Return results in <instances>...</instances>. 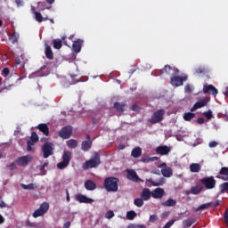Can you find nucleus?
Returning <instances> with one entry per match:
<instances>
[{"label": "nucleus", "instance_id": "1", "mask_svg": "<svg viewBox=\"0 0 228 228\" xmlns=\"http://www.w3.org/2000/svg\"><path fill=\"white\" fill-rule=\"evenodd\" d=\"M155 76H159L160 77H167V76H179V69L167 64L161 69H157L155 71Z\"/></svg>", "mask_w": 228, "mask_h": 228}, {"label": "nucleus", "instance_id": "2", "mask_svg": "<svg viewBox=\"0 0 228 228\" xmlns=\"http://www.w3.org/2000/svg\"><path fill=\"white\" fill-rule=\"evenodd\" d=\"M118 178L115 176H110L104 180V188L106 191H118Z\"/></svg>", "mask_w": 228, "mask_h": 228}, {"label": "nucleus", "instance_id": "3", "mask_svg": "<svg viewBox=\"0 0 228 228\" xmlns=\"http://www.w3.org/2000/svg\"><path fill=\"white\" fill-rule=\"evenodd\" d=\"M101 165V154L94 152V157L89 160H86L83 164L84 170H89V168H97Z\"/></svg>", "mask_w": 228, "mask_h": 228}, {"label": "nucleus", "instance_id": "4", "mask_svg": "<svg viewBox=\"0 0 228 228\" xmlns=\"http://www.w3.org/2000/svg\"><path fill=\"white\" fill-rule=\"evenodd\" d=\"M42 152L45 159H47V158L53 156V154H54V143L51 142H45L42 147Z\"/></svg>", "mask_w": 228, "mask_h": 228}, {"label": "nucleus", "instance_id": "5", "mask_svg": "<svg viewBox=\"0 0 228 228\" xmlns=\"http://www.w3.org/2000/svg\"><path fill=\"white\" fill-rule=\"evenodd\" d=\"M200 183L207 190H213L216 186V180L213 176L204 177L200 180Z\"/></svg>", "mask_w": 228, "mask_h": 228}, {"label": "nucleus", "instance_id": "6", "mask_svg": "<svg viewBox=\"0 0 228 228\" xmlns=\"http://www.w3.org/2000/svg\"><path fill=\"white\" fill-rule=\"evenodd\" d=\"M163 117H165V110H159L153 113L149 122L150 124H158L163 120Z\"/></svg>", "mask_w": 228, "mask_h": 228}, {"label": "nucleus", "instance_id": "7", "mask_svg": "<svg viewBox=\"0 0 228 228\" xmlns=\"http://www.w3.org/2000/svg\"><path fill=\"white\" fill-rule=\"evenodd\" d=\"M72 126H66L61 129L59 132L60 138H62V140H69L70 136H72Z\"/></svg>", "mask_w": 228, "mask_h": 228}, {"label": "nucleus", "instance_id": "8", "mask_svg": "<svg viewBox=\"0 0 228 228\" xmlns=\"http://www.w3.org/2000/svg\"><path fill=\"white\" fill-rule=\"evenodd\" d=\"M33 160V156L31 155H26L21 156L16 159L15 163L18 165V167H28V164L30 163V161Z\"/></svg>", "mask_w": 228, "mask_h": 228}, {"label": "nucleus", "instance_id": "9", "mask_svg": "<svg viewBox=\"0 0 228 228\" xmlns=\"http://www.w3.org/2000/svg\"><path fill=\"white\" fill-rule=\"evenodd\" d=\"M203 94H209V95L216 97V95H218V89H216L213 85L204 84Z\"/></svg>", "mask_w": 228, "mask_h": 228}, {"label": "nucleus", "instance_id": "10", "mask_svg": "<svg viewBox=\"0 0 228 228\" xmlns=\"http://www.w3.org/2000/svg\"><path fill=\"white\" fill-rule=\"evenodd\" d=\"M208 102H209V99H208V97L199 100L196 103L193 104L191 111H197V110H200V108H204V106H208Z\"/></svg>", "mask_w": 228, "mask_h": 228}, {"label": "nucleus", "instance_id": "11", "mask_svg": "<svg viewBox=\"0 0 228 228\" xmlns=\"http://www.w3.org/2000/svg\"><path fill=\"white\" fill-rule=\"evenodd\" d=\"M184 82V79L182 78V77L177 75H172L170 77V84L173 86H183V83Z\"/></svg>", "mask_w": 228, "mask_h": 228}, {"label": "nucleus", "instance_id": "12", "mask_svg": "<svg viewBox=\"0 0 228 228\" xmlns=\"http://www.w3.org/2000/svg\"><path fill=\"white\" fill-rule=\"evenodd\" d=\"M126 177L129 181H133V183H140V181H142V179H140V177H138L136 171H134L133 169L127 170Z\"/></svg>", "mask_w": 228, "mask_h": 228}, {"label": "nucleus", "instance_id": "13", "mask_svg": "<svg viewBox=\"0 0 228 228\" xmlns=\"http://www.w3.org/2000/svg\"><path fill=\"white\" fill-rule=\"evenodd\" d=\"M75 199L77 202H80V204H92L94 202L93 199L83 194H77Z\"/></svg>", "mask_w": 228, "mask_h": 228}, {"label": "nucleus", "instance_id": "14", "mask_svg": "<svg viewBox=\"0 0 228 228\" xmlns=\"http://www.w3.org/2000/svg\"><path fill=\"white\" fill-rule=\"evenodd\" d=\"M218 206H220V202L218 200H216L214 202H208L200 205V207H198L196 211H202V209H208V208H218Z\"/></svg>", "mask_w": 228, "mask_h": 228}, {"label": "nucleus", "instance_id": "15", "mask_svg": "<svg viewBox=\"0 0 228 228\" xmlns=\"http://www.w3.org/2000/svg\"><path fill=\"white\" fill-rule=\"evenodd\" d=\"M172 149L167 145L159 146L156 149L157 154H160V156H167L170 152Z\"/></svg>", "mask_w": 228, "mask_h": 228}, {"label": "nucleus", "instance_id": "16", "mask_svg": "<svg viewBox=\"0 0 228 228\" xmlns=\"http://www.w3.org/2000/svg\"><path fill=\"white\" fill-rule=\"evenodd\" d=\"M164 195H165V190L163 188H156L151 192V197L153 199H163Z\"/></svg>", "mask_w": 228, "mask_h": 228}, {"label": "nucleus", "instance_id": "17", "mask_svg": "<svg viewBox=\"0 0 228 228\" xmlns=\"http://www.w3.org/2000/svg\"><path fill=\"white\" fill-rule=\"evenodd\" d=\"M204 190V187L202 185H197V186H192L191 188V191H186V195H190V193H192V195H199Z\"/></svg>", "mask_w": 228, "mask_h": 228}, {"label": "nucleus", "instance_id": "18", "mask_svg": "<svg viewBox=\"0 0 228 228\" xmlns=\"http://www.w3.org/2000/svg\"><path fill=\"white\" fill-rule=\"evenodd\" d=\"M45 54L47 60H54V53H53V49L47 44L45 45Z\"/></svg>", "mask_w": 228, "mask_h": 228}, {"label": "nucleus", "instance_id": "19", "mask_svg": "<svg viewBox=\"0 0 228 228\" xmlns=\"http://www.w3.org/2000/svg\"><path fill=\"white\" fill-rule=\"evenodd\" d=\"M86 140L87 141H84L82 142V151H85V152H86V151H90V149H92V141H90V135H86Z\"/></svg>", "mask_w": 228, "mask_h": 228}, {"label": "nucleus", "instance_id": "20", "mask_svg": "<svg viewBox=\"0 0 228 228\" xmlns=\"http://www.w3.org/2000/svg\"><path fill=\"white\" fill-rule=\"evenodd\" d=\"M147 183H151L152 186H163L165 184L166 180L164 177H160L158 181L152 180V178H149L146 180Z\"/></svg>", "mask_w": 228, "mask_h": 228}, {"label": "nucleus", "instance_id": "21", "mask_svg": "<svg viewBox=\"0 0 228 228\" xmlns=\"http://www.w3.org/2000/svg\"><path fill=\"white\" fill-rule=\"evenodd\" d=\"M83 45V40L77 39L72 45V49L74 53H81V47Z\"/></svg>", "mask_w": 228, "mask_h": 228}, {"label": "nucleus", "instance_id": "22", "mask_svg": "<svg viewBox=\"0 0 228 228\" xmlns=\"http://www.w3.org/2000/svg\"><path fill=\"white\" fill-rule=\"evenodd\" d=\"M114 108L118 113H124L126 111V104L124 102H116L114 103Z\"/></svg>", "mask_w": 228, "mask_h": 228}, {"label": "nucleus", "instance_id": "23", "mask_svg": "<svg viewBox=\"0 0 228 228\" xmlns=\"http://www.w3.org/2000/svg\"><path fill=\"white\" fill-rule=\"evenodd\" d=\"M37 129H39L45 136H49V126H47V124H39Z\"/></svg>", "mask_w": 228, "mask_h": 228}, {"label": "nucleus", "instance_id": "24", "mask_svg": "<svg viewBox=\"0 0 228 228\" xmlns=\"http://www.w3.org/2000/svg\"><path fill=\"white\" fill-rule=\"evenodd\" d=\"M85 188L86 190H88L89 191H92L97 188V185L94 183L92 180H87L85 183Z\"/></svg>", "mask_w": 228, "mask_h": 228}, {"label": "nucleus", "instance_id": "25", "mask_svg": "<svg viewBox=\"0 0 228 228\" xmlns=\"http://www.w3.org/2000/svg\"><path fill=\"white\" fill-rule=\"evenodd\" d=\"M161 174H162L163 177H172V175H174L172 167H168L161 169Z\"/></svg>", "mask_w": 228, "mask_h": 228}, {"label": "nucleus", "instance_id": "26", "mask_svg": "<svg viewBox=\"0 0 228 228\" xmlns=\"http://www.w3.org/2000/svg\"><path fill=\"white\" fill-rule=\"evenodd\" d=\"M26 61H28V60L24 61V55L21 54L20 57H15V63L16 65H20L21 63V68L20 69H24V67L26 65Z\"/></svg>", "mask_w": 228, "mask_h": 228}, {"label": "nucleus", "instance_id": "27", "mask_svg": "<svg viewBox=\"0 0 228 228\" xmlns=\"http://www.w3.org/2000/svg\"><path fill=\"white\" fill-rule=\"evenodd\" d=\"M151 195H152V192H151L150 189H143L141 193L142 200H149V199H151Z\"/></svg>", "mask_w": 228, "mask_h": 228}, {"label": "nucleus", "instance_id": "28", "mask_svg": "<svg viewBox=\"0 0 228 228\" xmlns=\"http://www.w3.org/2000/svg\"><path fill=\"white\" fill-rule=\"evenodd\" d=\"M165 208H174V206H175V204H177V201H175V200L174 199H168L167 200H166L165 202L161 203Z\"/></svg>", "mask_w": 228, "mask_h": 228}, {"label": "nucleus", "instance_id": "29", "mask_svg": "<svg viewBox=\"0 0 228 228\" xmlns=\"http://www.w3.org/2000/svg\"><path fill=\"white\" fill-rule=\"evenodd\" d=\"M190 170H191V172H192L194 174H199V172H200V164H199V163L191 164Z\"/></svg>", "mask_w": 228, "mask_h": 228}, {"label": "nucleus", "instance_id": "30", "mask_svg": "<svg viewBox=\"0 0 228 228\" xmlns=\"http://www.w3.org/2000/svg\"><path fill=\"white\" fill-rule=\"evenodd\" d=\"M62 161L68 163L69 165L70 159H72V152L70 151H64L62 155Z\"/></svg>", "mask_w": 228, "mask_h": 228}, {"label": "nucleus", "instance_id": "31", "mask_svg": "<svg viewBox=\"0 0 228 228\" xmlns=\"http://www.w3.org/2000/svg\"><path fill=\"white\" fill-rule=\"evenodd\" d=\"M131 156L133 158H140L142 156V148L140 147L134 148L131 152Z\"/></svg>", "mask_w": 228, "mask_h": 228}, {"label": "nucleus", "instance_id": "32", "mask_svg": "<svg viewBox=\"0 0 228 228\" xmlns=\"http://www.w3.org/2000/svg\"><path fill=\"white\" fill-rule=\"evenodd\" d=\"M136 216H138V214H136V212H134V210H130V211L126 212V219L127 220H134L136 218Z\"/></svg>", "mask_w": 228, "mask_h": 228}, {"label": "nucleus", "instance_id": "33", "mask_svg": "<svg viewBox=\"0 0 228 228\" xmlns=\"http://www.w3.org/2000/svg\"><path fill=\"white\" fill-rule=\"evenodd\" d=\"M192 224H195V220L189 218L187 220L183 221V228H190Z\"/></svg>", "mask_w": 228, "mask_h": 228}, {"label": "nucleus", "instance_id": "34", "mask_svg": "<svg viewBox=\"0 0 228 228\" xmlns=\"http://www.w3.org/2000/svg\"><path fill=\"white\" fill-rule=\"evenodd\" d=\"M192 118H195V113L193 112H186L183 114V119L186 122H190V120H191Z\"/></svg>", "mask_w": 228, "mask_h": 228}, {"label": "nucleus", "instance_id": "35", "mask_svg": "<svg viewBox=\"0 0 228 228\" xmlns=\"http://www.w3.org/2000/svg\"><path fill=\"white\" fill-rule=\"evenodd\" d=\"M220 193H227L228 191V182H225L219 185Z\"/></svg>", "mask_w": 228, "mask_h": 228}, {"label": "nucleus", "instance_id": "36", "mask_svg": "<svg viewBox=\"0 0 228 228\" xmlns=\"http://www.w3.org/2000/svg\"><path fill=\"white\" fill-rule=\"evenodd\" d=\"M35 17H36V20H37V22H44V21H45V20H48V18H44V17H42V13H40V12H35Z\"/></svg>", "mask_w": 228, "mask_h": 228}, {"label": "nucleus", "instance_id": "37", "mask_svg": "<svg viewBox=\"0 0 228 228\" xmlns=\"http://www.w3.org/2000/svg\"><path fill=\"white\" fill-rule=\"evenodd\" d=\"M39 209L43 212V215H45V213H47V211H49V203L44 202L39 207Z\"/></svg>", "mask_w": 228, "mask_h": 228}, {"label": "nucleus", "instance_id": "38", "mask_svg": "<svg viewBox=\"0 0 228 228\" xmlns=\"http://www.w3.org/2000/svg\"><path fill=\"white\" fill-rule=\"evenodd\" d=\"M9 40L12 42V44H17V42H19V34L17 33H12L10 37Z\"/></svg>", "mask_w": 228, "mask_h": 228}, {"label": "nucleus", "instance_id": "39", "mask_svg": "<svg viewBox=\"0 0 228 228\" xmlns=\"http://www.w3.org/2000/svg\"><path fill=\"white\" fill-rule=\"evenodd\" d=\"M68 147L69 149H76L77 147V141L74 139H70L68 141Z\"/></svg>", "mask_w": 228, "mask_h": 228}, {"label": "nucleus", "instance_id": "40", "mask_svg": "<svg viewBox=\"0 0 228 228\" xmlns=\"http://www.w3.org/2000/svg\"><path fill=\"white\" fill-rule=\"evenodd\" d=\"M20 186L21 188H23V190H35L37 188V185H35V183H28L27 185L21 183Z\"/></svg>", "mask_w": 228, "mask_h": 228}, {"label": "nucleus", "instance_id": "41", "mask_svg": "<svg viewBox=\"0 0 228 228\" xmlns=\"http://www.w3.org/2000/svg\"><path fill=\"white\" fill-rule=\"evenodd\" d=\"M134 206H136L137 208H142V206H143V199L142 198H136L134 200Z\"/></svg>", "mask_w": 228, "mask_h": 228}, {"label": "nucleus", "instance_id": "42", "mask_svg": "<svg viewBox=\"0 0 228 228\" xmlns=\"http://www.w3.org/2000/svg\"><path fill=\"white\" fill-rule=\"evenodd\" d=\"M53 44L54 49H60L62 46L61 39H54Z\"/></svg>", "mask_w": 228, "mask_h": 228}, {"label": "nucleus", "instance_id": "43", "mask_svg": "<svg viewBox=\"0 0 228 228\" xmlns=\"http://www.w3.org/2000/svg\"><path fill=\"white\" fill-rule=\"evenodd\" d=\"M67 167H69V163L64 160L57 164V168H59V170H63V168H67Z\"/></svg>", "mask_w": 228, "mask_h": 228}, {"label": "nucleus", "instance_id": "44", "mask_svg": "<svg viewBox=\"0 0 228 228\" xmlns=\"http://www.w3.org/2000/svg\"><path fill=\"white\" fill-rule=\"evenodd\" d=\"M194 74H196V76H199L200 74H206V69L202 68V67H199L194 70Z\"/></svg>", "mask_w": 228, "mask_h": 228}, {"label": "nucleus", "instance_id": "45", "mask_svg": "<svg viewBox=\"0 0 228 228\" xmlns=\"http://www.w3.org/2000/svg\"><path fill=\"white\" fill-rule=\"evenodd\" d=\"M30 140L32 143H37V142H38V134H37V132H33L31 134Z\"/></svg>", "mask_w": 228, "mask_h": 228}, {"label": "nucleus", "instance_id": "46", "mask_svg": "<svg viewBox=\"0 0 228 228\" xmlns=\"http://www.w3.org/2000/svg\"><path fill=\"white\" fill-rule=\"evenodd\" d=\"M219 175H227L228 176V167H221V169L219 171Z\"/></svg>", "mask_w": 228, "mask_h": 228}, {"label": "nucleus", "instance_id": "47", "mask_svg": "<svg viewBox=\"0 0 228 228\" xmlns=\"http://www.w3.org/2000/svg\"><path fill=\"white\" fill-rule=\"evenodd\" d=\"M44 216V213L42 212V210L40 208L37 209L34 213H33V216L34 218H38V216Z\"/></svg>", "mask_w": 228, "mask_h": 228}, {"label": "nucleus", "instance_id": "48", "mask_svg": "<svg viewBox=\"0 0 228 228\" xmlns=\"http://www.w3.org/2000/svg\"><path fill=\"white\" fill-rule=\"evenodd\" d=\"M113 216H115V213L113 212V210H109L105 214V218H108V220H110V218H113Z\"/></svg>", "mask_w": 228, "mask_h": 228}, {"label": "nucleus", "instance_id": "49", "mask_svg": "<svg viewBox=\"0 0 228 228\" xmlns=\"http://www.w3.org/2000/svg\"><path fill=\"white\" fill-rule=\"evenodd\" d=\"M184 91L186 94H192L193 93V86H191V85H186L184 86Z\"/></svg>", "mask_w": 228, "mask_h": 228}, {"label": "nucleus", "instance_id": "50", "mask_svg": "<svg viewBox=\"0 0 228 228\" xmlns=\"http://www.w3.org/2000/svg\"><path fill=\"white\" fill-rule=\"evenodd\" d=\"M27 145V151L28 152H31V151H33V145H35V143L32 142L31 141H28Z\"/></svg>", "mask_w": 228, "mask_h": 228}, {"label": "nucleus", "instance_id": "51", "mask_svg": "<svg viewBox=\"0 0 228 228\" xmlns=\"http://www.w3.org/2000/svg\"><path fill=\"white\" fill-rule=\"evenodd\" d=\"M204 116L206 117V118H208V120H211V118H213V111L208 110L207 112H204Z\"/></svg>", "mask_w": 228, "mask_h": 228}, {"label": "nucleus", "instance_id": "52", "mask_svg": "<svg viewBox=\"0 0 228 228\" xmlns=\"http://www.w3.org/2000/svg\"><path fill=\"white\" fill-rule=\"evenodd\" d=\"M127 228H145V224H128Z\"/></svg>", "mask_w": 228, "mask_h": 228}, {"label": "nucleus", "instance_id": "53", "mask_svg": "<svg viewBox=\"0 0 228 228\" xmlns=\"http://www.w3.org/2000/svg\"><path fill=\"white\" fill-rule=\"evenodd\" d=\"M10 75V69L8 68H4L3 70H2V76H4V77H6Z\"/></svg>", "mask_w": 228, "mask_h": 228}, {"label": "nucleus", "instance_id": "54", "mask_svg": "<svg viewBox=\"0 0 228 228\" xmlns=\"http://www.w3.org/2000/svg\"><path fill=\"white\" fill-rule=\"evenodd\" d=\"M157 220H158V216L156 215L150 216L149 222H151V224H154V222H157Z\"/></svg>", "mask_w": 228, "mask_h": 228}, {"label": "nucleus", "instance_id": "55", "mask_svg": "<svg viewBox=\"0 0 228 228\" xmlns=\"http://www.w3.org/2000/svg\"><path fill=\"white\" fill-rule=\"evenodd\" d=\"M175 220H171V221H168L164 226L163 228H170L172 227L173 224H175Z\"/></svg>", "mask_w": 228, "mask_h": 228}, {"label": "nucleus", "instance_id": "56", "mask_svg": "<svg viewBox=\"0 0 228 228\" xmlns=\"http://www.w3.org/2000/svg\"><path fill=\"white\" fill-rule=\"evenodd\" d=\"M141 161H142V163H149V161H151V158H149L148 156H142V157L141 158Z\"/></svg>", "mask_w": 228, "mask_h": 228}, {"label": "nucleus", "instance_id": "57", "mask_svg": "<svg viewBox=\"0 0 228 228\" xmlns=\"http://www.w3.org/2000/svg\"><path fill=\"white\" fill-rule=\"evenodd\" d=\"M218 145V142H216V141H212L208 143V147H210L211 149L216 147Z\"/></svg>", "mask_w": 228, "mask_h": 228}, {"label": "nucleus", "instance_id": "58", "mask_svg": "<svg viewBox=\"0 0 228 228\" xmlns=\"http://www.w3.org/2000/svg\"><path fill=\"white\" fill-rule=\"evenodd\" d=\"M132 111H140V106L134 104L131 108Z\"/></svg>", "mask_w": 228, "mask_h": 228}, {"label": "nucleus", "instance_id": "59", "mask_svg": "<svg viewBox=\"0 0 228 228\" xmlns=\"http://www.w3.org/2000/svg\"><path fill=\"white\" fill-rule=\"evenodd\" d=\"M7 167L8 168H10V170H15V168H17V166L13 162L8 165Z\"/></svg>", "mask_w": 228, "mask_h": 228}, {"label": "nucleus", "instance_id": "60", "mask_svg": "<svg viewBox=\"0 0 228 228\" xmlns=\"http://www.w3.org/2000/svg\"><path fill=\"white\" fill-rule=\"evenodd\" d=\"M151 173L155 174L156 175H161V171H159V169H153Z\"/></svg>", "mask_w": 228, "mask_h": 228}, {"label": "nucleus", "instance_id": "61", "mask_svg": "<svg viewBox=\"0 0 228 228\" xmlns=\"http://www.w3.org/2000/svg\"><path fill=\"white\" fill-rule=\"evenodd\" d=\"M198 124H204L206 122V119L204 118H199L197 119Z\"/></svg>", "mask_w": 228, "mask_h": 228}, {"label": "nucleus", "instance_id": "62", "mask_svg": "<svg viewBox=\"0 0 228 228\" xmlns=\"http://www.w3.org/2000/svg\"><path fill=\"white\" fill-rule=\"evenodd\" d=\"M66 200L67 202H70V195L69 194V190L66 189Z\"/></svg>", "mask_w": 228, "mask_h": 228}, {"label": "nucleus", "instance_id": "63", "mask_svg": "<svg viewBox=\"0 0 228 228\" xmlns=\"http://www.w3.org/2000/svg\"><path fill=\"white\" fill-rule=\"evenodd\" d=\"M70 225H71L70 221H68V222H66V223L63 224V228H69Z\"/></svg>", "mask_w": 228, "mask_h": 228}, {"label": "nucleus", "instance_id": "64", "mask_svg": "<svg viewBox=\"0 0 228 228\" xmlns=\"http://www.w3.org/2000/svg\"><path fill=\"white\" fill-rule=\"evenodd\" d=\"M17 6H22V0H15Z\"/></svg>", "mask_w": 228, "mask_h": 228}]
</instances>
